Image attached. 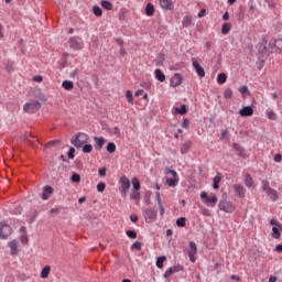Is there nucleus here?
I'll use <instances>...</instances> for the list:
<instances>
[{
  "label": "nucleus",
  "mask_w": 282,
  "mask_h": 282,
  "mask_svg": "<svg viewBox=\"0 0 282 282\" xmlns=\"http://www.w3.org/2000/svg\"><path fill=\"white\" fill-rule=\"evenodd\" d=\"M234 191H235V193L237 194L238 197H240V198L246 197L247 189L242 185L235 184L234 185Z\"/></svg>",
  "instance_id": "9b49d317"
},
{
  "label": "nucleus",
  "mask_w": 282,
  "mask_h": 282,
  "mask_svg": "<svg viewBox=\"0 0 282 282\" xmlns=\"http://www.w3.org/2000/svg\"><path fill=\"white\" fill-rule=\"evenodd\" d=\"M272 187H270V182L269 181H262V189L264 191V193H267L268 191H271Z\"/></svg>",
  "instance_id": "58836bf2"
},
{
  "label": "nucleus",
  "mask_w": 282,
  "mask_h": 282,
  "mask_svg": "<svg viewBox=\"0 0 282 282\" xmlns=\"http://www.w3.org/2000/svg\"><path fill=\"white\" fill-rule=\"evenodd\" d=\"M72 182H74L75 184H78V182H80V176H79V174L74 173V174L72 175Z\"/></svg>",
  "instance_id": "49530a36"
},
{
  "label": "nucleus",
  "mask_w": 282,
  "mask_h": 282,
  "mask_svg": "<svg viewBox=\"0 0 282 282\" xmlns=\"http://www.w3.org/2000/svg\"><path fill=\"white\" fill-rule=\"evenodd\" d=\"M165 174H166V175H170V174H171V175L173 176L172 178L178 180V176H177L176 171L171 170L170 167H166V169H165Z\"/></svg>",
  "instance_id": "72a5a7b5"
},
{
  "label": "nucleus",
  "mask_w": 282,
  "mask_h": 282,
  "mask_svg": "<svg viewBox=\"0 0 282 282\" xmlns=\"http://www.w3.org/2000/svg\"><path fill=\"white\" fill-rule=\"evenodd\" d=\"M155 196H156V202H158L159 206L162 205L161 194L159 192H156Z\"/></svg>",
  "instance_id": "bf43d9fd"
},
{
  "label": "nucleus",
  "mask_w": 282,
  "mask_h": 282,
  "mask_svg": "<svg viewBox=\"0 0 282 282\" xmlns=\"http://www.w3.org/2000/svg\"><path fill=\"white\" fill-rule=\"evenodd\" d=\"M270 225L273 226V228H279L282 232V224L278 221V219L272 218L270 221Z\"/></svg>",
  "instance_id": "bb28decb"
},
{
  "label": "nucleus",
  "mask_w": 282,
  "mask_h": 282,
  "mask_svg": "<svg viewBox=\"0 0 282 282\" xmlns=\"http://www.w3.org/2000/svg\"><path fill=\"white\" fill-rule=\"evenodd\" d=\"M54 189L51 186H45L43 188L42 199L46 202V199H48L50 195H52Z\"/></svg>",
  "instance_id": "2eb2a0df"
},
{
  "label": "nucleus",
  "mask_w": 282,
  "mask_h": 282,
  "mask_svg": "<svg viewBox=\"0 0 282 282\" xmlns=\"http://www.w3.org/2000/svg\"><path fill=\"white\" fill-rule=\"evenodd\" d=\"M280 228L279 227H273L272 228V238L273 239H276V240H279L280 238H281V234H280Z\"/></svg>",
  "instance_id": "b1692460"
},
{
  "label": "nucleus",
  "mask_w": 282,
  "mask_h": 282,
  "mask_svg": "<svg viewBox=\"0 0 282 282\" xmlns=\"http://www.w3.org/2000/svg\"><path fill=\"white\" fill-rule=\"evenodd\" d=\"M165 174H166V175H170V174H171V175L173 176L172 178L178 180V176H177L176 171L171 170L170 167H166V169H165Z\"/></svg>",
  "instance_id": "f704fd0d"
},
{
  "label": "nucleus",
  "mask_w": 282,
  "mask_h": 282,
  "mask_svg": "<svg viewBox=\"0 0 282 282\" xmlns=\"http://www.w3.org/2000/svg\"><path fill=\"white\" fill-rule=\"evenodd\" d=\"M176 226L180 228H185L186 226V218L185 217H181L176 220Z\"/></svg>",
  "instance_id": "c85d7f7f"
},
{
  "label": "nucleus",
  "mask_w": 282,
  "mask_h": 282,
  "mask_svg": "<svg viewBox=\"0 0 282 282\" xmlns=\"http://www.w3.org/2000/svg\"><path fill=\"white\" fill-rule=\"evenodd\" d=\"M218 208L219 210H224V213H235L236 210V206L227 199L220 200Z\"/></svg>",
  "instance_id": "f03ea898"
},
{
  "label": "nucleus",
  "mask_w": 282,
  "mask_h": 282,
  "mask_svg": "<svg viewBox=\"0 0 282 282\" xmlns=\"http://www.w3.org/2000/svg\"><path fill=\"white\" fill-rule=\"evenodd\" d=\"M200 199L204 202V204H206L207 206H216L218 198L215 194H213L212 196H208L206 192H203L200 194Z\"/></svg>",
  "instance_id": "7ed1b4c3"
},
{
  "label": "nucleus",
  "mask_w": 282,
  "mask_h": 282,
  "mask_svg": "<svg viewBox=\"0 0 282 282\" xmlns=\"http://www.w3.org/2000/svg\"><path fill=\"white\" fill-rule=\"evenodd\" d=\"M274 46L278 53H282V39L275 40Z\"/></svg>",
  "instance_id": "c756f323"
},
{
  "label": "nucleus",
  "mask_w": 282,
  "mask_h": 282,
  "mask_svg": "<svg viewBox=\"0 0 282 282\" xmlns=\"http://www.w3.org/2000/svg\"><path fill=\"white\" fill-rule=\"evenodd\" d=\"M160 6L163 10H173L174 9V4L172 2V0H160Z\"/></svg>",
  "instance_id": "ddd939ff"
},
{
  "label": "nucleus",
  "mask_w": 282,
  "mask_h": 282,
  "mask_svg": "<svg viewBox=\"0 0 282 282\" xmlns=\"http://www.w3.org/2000/svg\"><path fill=\"white\" fill-rule=\"evenodd\" d=\"M166 261V257L165 256H161L158 258L156 261V267L158 269L162 270L163 269V263Z\"/></svg>",
  "instance_id": "5701e85b"
},
{
  "label": "nucleus",
  "mask_w": 282,
  "mask_h": 282,
  "mask_svg": "<svg viewBox=\"0 0 282 282\" xmlns=\"http://www.w3.org/2000/svg\"><path fill=\"white\" fill-rule=\"evenodd\" d=\"M68 158L69 160H74L75 158V149L74 148H70L69 151H68Z\"/></svg>",
  "instance_id": "864d4df0"
},
{
  "label": "nucleus",
  "mask_w": 282,
  "mask_h": 282,
  "mask_svg": "<svg viewBox=\"0 0 282 282\" xmlns=\"http://www.w3.org/2000/svg\"><path fill=\"white\" fill-rule=\"evenodd\" d=\"M132 184H133L134 191H140L141 185H140V181H139L137 177H134V178L132 180Z\"/></svg>",
  "instance_id": "ea45409f"
},
{
  "label": "nucleus",
  "mask_w": 282,
  "mask_h": 282,
  "mask_svg": "<svg viewBox=\"0 0 282 282\" xmlns=\"http://www.w3.org/2000/svg\"><path fill=\"white\" fill-rule=\"evenodd\" d=\"M127 236L130 238V239H137L138 235L134 230H128L127 231Z\"/></svg>",
  "instance_id": "c03bdc74"
},
{
  "label": "nucleus",
  "mask_w": 282,
  "mask_h": 282,
  "mask_svg": "<svg viewBox=\"0 0 282 282\" xmlns=\"http://www.w3.org/2000/svg\"><path fill=\"white\" fill-rule=\"evenodd\" d=\"M41 108V104L39 101L28 102L23 106V111L28 113H34Z\"/></svg>",
  "instance_id": "20e7f679"
},
{
  "label": "nucleus",
  "mask_w": 282,
  "mask_h": 282,
  "mask_svg": "<svg viewBox=\"0 0 282 282\" xmlns=\"http://www.w3.org/2000/svg\"><path fill=\"white\" fill-rule=\"evenodd\" d=\"M232 95H234V93H232V90H231L230 88H227V89L225 90V93H224V96H225V98H227V99H231V98H232Z\"/></svg>",
  "instance_id": "37998d69"
},
{
  "label": "nucleus",
  "mask_w": 282,
  "mask_h": 282,
  "mask_svg": "<svg viewBox=\"0 0 282 282\" xmlns=\"http://www.w3.org/2000/svg\"><path fill=\"white\" fill-rule=\"evenodd\" d=\"M130 186H131V183H130L129 178L127 176H121L120 187H119L121 195H127Z\"/></svg>",
  "instance_id": "39448f33"
},
{
  "label": "nucleus",
  "mask_w": 282,
  "mask_h": 282,
  "mask_svg": "<svg viewBox=\"0 0 282 282\" xmlns=\"http://www.w3.org/2000/svg\"><path fill=\"white\" fill-rule=\"evenodd\" d=\"M88 142V135L84 132H79L70 140V143L76 147V149H82L84 144Z\"/></svg>",
  "instance_id": "f257e3e1"
},
{
  "label": "nucleus",
  "mask_w": 282,
  "mask_h": 282,
  "mask_svg": "<svg viewBox=\"0 0 282 282\" xmlns=\"http://www.w3.org/2000/svg\"><path fill=\"white\" fill-rule=\"evenodd\" d=\"M142 248V243L137 241L132 245V250H137V251H140Z\"/></svg>",
  "instance_id": "09e8293b"
},
{
  "label": "nucleus",
  "mask_w": 282,
  "mask_h": 282,
  "mask_svg": "<svg viewBox=\"0 0 282 282\" xmlns=\"http://www.w3.org/2000/svg\"><path fill=\"white\" fill-rule=\"evenodd\" d=\"M226 80H227V75L225 73H221L218 75V77H217L218 84H225Z\"/></svg>",
  "instance_id": "c9c22d12"
},
{
  "label": "nucleus",
  "mask_w": 282,
  "mask_h": 282,
  "mask_svg": "<svg viewBox=\"0 0 282 282\" xmlns=\"http://www.w3.org/2000/svg\"><path fill=\"white\" fill-rule=\"evenodd\" d=\"M191 22H192V19L189 17H185L184 20H183L184 25H189Z\"/></svg>",
  "instance_id": "4d7b16f0"
},
{
  "label": "nucleus",
  "mask_w": 282,
  "mask_h": 282,
  "mask_svg": "<svg viewBox=\"0 0 282 282\" xmlns=\"http://www.w3.org/2000/svg\"><path fill=\"white\" fill-rule=\"evenodd\" d=\"M230 30H231V24L230 23H225L223 25L221 33L226 35L230 32Z\"/></svg>",
  "instance_id": "2f4dec72"
},
{
  "label": "nucleus",
  "mask_w": 282,
  "mask_h": 282,
  "mask_svg": "<svg viewBox=\"0 0 282 282\" xmlns=\"http://www.w3.org/2000/svg\"><path fill=\"white\" fill-rule=\"evenodd\" d=\"M93 11H94V14H95L96 17H101V15H102V10H101L98 6H95V7L93 8Z\"/></svg>",
  "instance_id": "a19ab883"
},
{
  "label": "nucleus",
  "mask_w": 282,
  "mask_h": 282,
  "mask_svg": "<svg viewBox=\"0 0 282 282\" xmlns=\"http://www.w3.org/2000/svg\"><path fill=\"white\" fill-rule=\"evenodd\" d=\"M69 46L73 50L80 51L84 47V42L82 39L73 36L69 39Z\"/></svg>",
  "instance_id": "423d86ee"
},
{
  "label": "nucleus",
  "mask_w": 282,
  "mask_h": 282,
  "mask_svg": "<svg viewBox=\"0 0 282 282\" xmlns=\"http://www.w3.org/2000/svg\"><path fill=\"white\" fill-rule=\"evenodd\" d=\"M9 248L11 250V256H17L19 253V249H18V242L15 240H12L9 243Z\"/></svg>",
  "instance_id": "f3484780"
},
{
  "label": "nucleus",
  "mask_w": 282,
  "mask_h": 282,
  "mask_svg": "<svg viewBox=\"0 0 282 282\" xmlns=\"http://www.w3.org/2000/svg\"><path fill=\"white\" fill-rule=\"evenodd\" d=\"M239 115L241 117H251L253 115V108L251 106L243 107L240 109Z\"/></svg>",
  "instance_id": "f8f14e48"
},
{
  "label": "nucleus",
  "mask_w": 282,
  "mask_h": 282,
  "mask_svg": "<svg viewBox=\"0 0 282 282\" xmlns=\"http://www.w3.org/2000/svg\"><path fill=\"white\" fill-rule=\"evenodd\" d=\"M144 217L148 221V219H155L156 217V212L152 208L145 209L144 210Z\"/></svg>",
  "instance_id": "dca6fc26"
},
{
  "label": "nucleus",
  "mask_w": 282,
  "mask_h": 282,
  "mask_svg": "<svg viewBox=\"0 0 282 282\" xmlns=\"http://www.w3.org/2000/svg\"><path fill=\"white\" fill-rule=\"evenodd\" d=\"M51 272V267L46 265L43 268V270L41 271V279L45 280L48 278V274Z\"/></svg>",
  "instance_id": "412c9836"
},
{
  "label": "nucleus",
  "mask_w": 282,
  "mask_h": 282,
  "mask_svg": "<svg viewBox=\"0 0 282 282\" xmlns=\"http://www.w3.org/2000/svg\"><path fill=\"white\" fill-rule=\"evenodd\" d=\"M268 117H269V119H271V120H275V119H276V115H275L274 111H270V112L268 113Z\"/></svg>",
  "instance_id": "13d9d810"
},
{
  "label": "nucleus",
  "mask_w": 282,
  "mask_h": 282,
  "mask_svg": "<svg viewBox=\"0 0 282 282\" xmlns=\"http://www.w3.org/2000/svg\"><path fill=\"white\" fill-rule=\"evenodd\" d=\"M188 124H189V121H188V119H184V121H183V127L184 128H187L188 127Z\"/></svg>",
  "instance_id": "338daca9"
},
{
  "label": "nucleus",
  "mask_w": 282,
  "mask_h": 282,
  "mask_svg": "<svg viewBox=\"0 0 282 282\" xmlns=\"http://www.w3.org/2000/svg\"><path fill=\"white\" fill-rule=\"evenodd\" d=\"M182 83H183V77L178 73L174 74V76L170 80V85L173 88L178 87L180 85H182Z\"/></svg>",
  "instance_id": "1a4fd4ad"
},
{
  "label": "nucleus",
  "mask_w": 282,
  "mask_h": 282,
  "mask_svg": "<svg viewBox=\"0 0 282 282\" xmlns=\"http://www.w3.org/2000/svg\"><path fill=\"white\" fill-rule=\"evenodd\" d=\"M205 14H206V10L203 9V10L198 13V17H199V18H203Z\"/></svg>",
  "instance_id": "774afa93"
},
{
  "label": "nucleus",
  "mask_w": 282,
  "mask_h": 282,
  "mask_svg": "<svg viewBox=\"0 0 282 282\" xmlns=\"http://www.w3.org/2000/svg\"><path fill=\"white\" fill-rule=\"evenodd\" d=\"M282 161V155L281 154H276L274 156V162H281Z\"/></svg>",
  "instance_id": "e2e57ef3"
},
{
  "label": "nucleus",
  "mask_w": 282,
  "mask_h": 282,
  "mask_svg": "<svg viewBox=\"0 0 282 282\" xmlns=\"http://www.w3.org/2000/svg\"><path fill=\"white\" fill-rule=\"evenodd\" d=\"M245 184H246V186H248V188H252V186H253V180H252V177L250 176V174H247V175H246Z\"/></svg>",
  "instance_id": "a878e982"
},
{
  "label": "nucleus",
  "mask_w": 282,
  "mask_h": 282,
  "mask_svg": "<svg viewBox=\"0 0 282 282\" xmlns=\"http://www.w3.org/2000/svg\"><path fill=\"white\" fill-rule=\"evenodd\" d=\"M93 151V145L91 144H86L83 147V153H91Z\"/></svg>",
  "instance_id": "79ce46f5"
},
{
  "label": "nucleus",
  "mask_w": 282,
  "mask_h": 282,
  "mask_svg": "<svg viewBox=\"0 0 282 282\" xmlns=\"http://www.w3.org/2000/svg\"><path fill=\"white\" fill-rule=\"evenodd\" d=\"M193 66L200 78L205 77V69L199 65L198 62L194 61Z\"/></svg>",
  "instance_id": "4468645a"
},
{
  "label": "nucleus",
  "mask_w": 282,
  "mask_h": 282,
  "mask_svg": "<svg viewBox=\"0 0 282 282\" xmlns=\"http://www.w3.org/2000/svg\"><path fill=\"white\" fill-rule=\"evenodd\" d=\"M94 140H95L96 143H97L96 150H97V151H101L102 145L105 144V139H104L102 137H100V138L95 137Z\"/></svg>",
  "instance_id": "aec40b11"
},
{
  "label": "nucleus",
  "mask_w": 282,
  "mask_h": 282,
  "mask_svg": "<svg viewBox=\"0 0 282 282\" xmlns=\"http://www.w3.org/2000/svg\"><path fill=\"white\" fill-rule=\"evenodd\" d=\"M155 77H156V79H159L160 82H164V80H165V75L162 73L161 69H155Z\"/></svg>",
  "instance_id": "cd10ccee"
},
{
  "label": "nucleus",
  "mask_w": 282,
  "mask_h": 282,
  "mask_svg": "<svg viewBox=\"0 0 282 282\" xmlns=\"http://www.w3.org/2000/svg\"><path fill=\"white\" fill-rule=\"evenodd\" d=\"M271 96L273 100L280 99L282 97V91L272 93Z\"/></svg>",
  "instance_id": "de8ad7c7"
},
{
  "label": "nucleus",
  "mask_w": 282,
  "mask_h": 282,
  "mask_svg": "<svg viewBox=\"0 0 282 282\" xmlns=\"http://www.w3.org/2000/svg\"><path fill=\"white\" fill-rule=\"evenodd\" d=\"M98 173H99L100 177H106L107 169L106 167H101V169H99Z\"/></svg>",
  "instance_id": "5fc2aeb1"
},
{
  "label": "nucleus",
  "mask_w": 282,
  "mask_h": 282,
  "mask_svg": "<svg viewBox=\"0 0 282 282\" xmlns=\"http://www.w3.org/2000/svg\"><path fill=\"white\" fill-rule=\"evenodd\" d=\"M145 13H147L148 17L153 15V13H154V7H153L151 3H149V4L147 6V8H145Z\"/></svg>",
  "instance_id": "7c9ffc66"
},
{
  "label": "nucleus",
  "mask_w": 282,
  "mask_h": 282,
  "mask_svg": "<svg viewBox=\"0 0 282 282\" xmlns=\"http://www.w3.org/2000/svg\"><path fill=\"white\" fill-rule=\"evenodd\" d=\"M20 240H21V243H23V245L28 243V241H29L26 236H21Z\"/></svg>",
  "instance_id": "680f3d73"
},
{
  "label": "nucleus",
  "mask_w": 282,
  "mask_h": 282,
  "mask_svg": "<svg viewBox=\"0 0 282 282\" xmlns=\"http://www.w3.org/2000/svg\"><path fill=\"white\" fill-rule=\"evenodd\" d=\"M221 180H223V175H221L220 173H218V174L215 176V178H214V183H215V184H220Z\"/></svg>",
  "instance_id": "3c124183"
},
{
  "label": "nucleus",
  "mask_w": 282,
  "mask_h": 282,
  "mask_svg": "<svg viewBox=\"0 0 282 282\" xmlns=\"http://www.w3.org/2000/svg\"><path fill=\"white\" fill-rule=\"evenodd\" d=\"M197 254V246L194 241L189 242V251H188V258L192 263L196 262V256Z\"/></svg>",
  "instance_id": "6e6552de"
},
{
  "label": "nucleus",
  "mask_w": 282,
  "mask_h": 282,
  "mask_svg": "<svg viewBox=\"0 0 282 282\" xmlns=\"http://www.w3.org/2000/svg\"><path fill=\"white\" fill-rule=\"evenodd\" d=\"M192 148V142L187 141L185 142L182 148H181V153L182 155H186V153H188L189 149Z\"/></svg>",
  "instance_id": "6ab92c4d"
},
{
  "label": "nucleus",
  "mask_w": 282,
  "mask_h": 282,
  "mask_svg": "<svg viewBox=\"0 0 282 282\" xmlns=\"http://www.w3.org/2000/svg\"><path fill=\"white\" fill-rule=\"evenodd\" d=\"M180 182V178H166L167 186H171V188H174V186H177Z\"/></svg>",
  "instance_id": "4be33fe9"
},
{
  "label": "nucleus",
  "mask_w": 282,
  "mask_h": 282,
  "mask_svg": "<svg viewBox=\"0 0 282 282\" xmlns=\"http://www.w3.org/2000/svg\"><path fill=\"white\" fill-rule=\"evenodd\" d=\"M100 4H101V7H102L104 9H106V10H108V11L112 10V8H113V6H112L109 1H106V0L101 1Z\"/></svg>",
  "instance_id": "473e14b6"
},
{
  "label": "nucleus",
  "mask_w": 282,
  "mask_h": 282,
  "mask_svg": "<svg viewBox=\"0 0 282 282\" xmlns=\"http://www.w3.org/2000/svg\"><path fill=\"white\" fill-rule=\"evenodd\" d=\"M110 133H111V134H115V135H117V137H119V135L121 134L120 129H119L118 127L112 128V129L110 130Z\"/></svg>",
  "instance_id": "8fccbe9b"
},
{
  "label": "nucleus",
  "mask_w": 282,
  "mask_h": 282,
  "mask_svg": "<svg viewBox=\"0 0 282 282\" xmlns=\"http://www.w3.org/2000/svg\"><path fill=\"white\" fill-rule=\"evenodd\" d=\"M265 193H267V195H269V197L272 202H276V199H279V194L275 189L271 188Z\"/></svg>",
  "instance_id": "a211bd4d"
},
{
  "label": "nucleus",
  "mask_w": 282,
  "mask_h": 282,
  "mask_svg": "<svg viewBox=\"0 0 282 282\" xmlns=\"http://www.w3.org/2000/svg\"><path fill=\"white\" fill-rule=\"evenodd\" d=\"M127 99L130 104H133V95L130 90L127 91Z\"/></svg>",
  "instance_id": "603ef678"
},
{
  "label": "nucleus",
  "mask_w": 282,
  "mask_h": 282,
  "mask_svg": "<svg viewBox=\"0 0 282 282\" xmlns=\"http://www.w3.org/2000/svg\"><path fill=\"white\" fill-rule=\"evenodd\" d=\"M62 86L66 90H72L74 88V84L70 80H64Z\"/></svg>",
  "instance_id": "393cba45"
},
{
  "label": "nucleus",
  "mask_w": 282,
  "mask_h": 282,
  "mask_svg": "<svg viewBox=\"0 0 282 282\" xmlns=\"http://www.w3.org/2000/svg\"><path fill=\"white\" fill-rule=\"evenodd\" d=\"M275 250L278 253H282V245H278Z\"/></svg>",
  "instance_id": "69168bd1"
},
{
  "label": "nucleus",
  "mask_w": 282,
  "mask_h": 282,
  "mask_svg": "<svg viewBox=\"0 0 282 282\" xmlns=\"http://www.w3.org/2000/svg\"><path fill=\"white\" fill-rule=\"evenodd\" d=\"M130 219H131V221H132L133 224H137V223L139 221V217H138L135 214H132V215L130 216Z\"/></svg>",
  "instance_id": "6e6d98bb"
},
{
  "label": "nucleus",
  "mask_w": 282,
  "mask_h": 282,
  "mask_svg": "<svg viewBox=\"0 0 282 282\" xmlns=\"http://www.w3.org/2000/svg\"><path fill=\"white\" fill-rule=\"evenodd\" d=\"M131 199H140V193H139V192H134V193L131 195Z\"/></svg>",
  "instance_id": "052dcab7"
},
{
  "label": "nucleus",
  "mask_w": 282,
  "mask_h": 282,
  "mask_svg": "<svg viewBox=\"0 0 282 282\" xmlns=\"http://www.w3.org/2000/svg\"><path fill=\"white\" fill-rule=\"evenodd\" d=\"M183 270V268L181 265H174V267H171L169 268L166 271H165V274H164V278L165 279H170L173 274L175 273H178Z\"/></svg>",
  "instance_id": "9d476101"
},
{
  "label": "nucleus",
  "mask_w": 282,
  "mask_h": 282,
  "mask_svg": "<svg viewBox=\"0 0 282 282\" xmlns=\"http://www.w3.org/2000/svg\"><path fill=\"white\" fill-rule=\"evenodd\" d=\"M187 112V107L183 105L181 108H175V113L185 115Z\"/></svg>",
  "instance_id": "e433bc0d"
},
{
  "label": "nucleus",
  "mask_w": 282,
  "mask_h": 282,
  "mask_svg": "<svg viewBox=\"0 0 282 282\" xmlns=\"http://www.w3.org/2000/svg\"><path fill=\"white\" fill-rule=\"evenodd\" d=\"M36 83H41L43 80V77L42 76H35L33 78Z\"/></svg>",
  "instance_id": "0e129e2a"
},
{
  "label": "nucleus",
  "mask_w": 282,
  "mask_h": 282,
  "mask_svg": "<svg viewBox=\"0 0 282 282\" xmlns=\"http://www.w3.org/2000/svg\"><path fill=\"white\" fill-rule=\"evenodd\" d=\"M105 188H106V184L104 182L98 183L97 185L98 193H104Z\"/></svg>",
  "instance_id": "a18cd8bd"
},
{
  "label": "nucleus",
  "mask_w": 282,
  "mask_h": 282,
  "mask_svg": "<svg viewBox=\"0 0 282 282\" xmlns=\"http://www.w3.org/2000/svg\"><path fill=\"white\" fill-rule=\"evenodd\" d=\"M117 147L113 142H109L108 145H107V151L108 153H115Z\"/></svg>",
  "instance_id": "4c0bfd02"
},
{
  "label": "nucleus",
  "mask_w": 282,
  "mask_h": 282,
  "mask_svg": "<svg viewBox=\"0 0 282 282\" xmlns=\"http://www.w3.org/2000/svg\"><path fill=\"white\" fill-rule=\"evenodd\" d=\"M11 235V228L6 223H0V239L6 240Z\"/></svg>",
  "instance_id": "0eeeda50"
}]
</instances>
